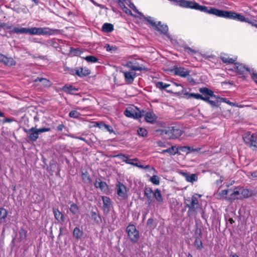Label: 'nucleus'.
<instances>
[{
  "label": "nucleus",
  "mask_w": 257,
  "mask_h": 257,
  "mask_svg": "<svg viewBox=\"0 0 257 257\" xmlns=\"http://www.w3.org/2000/svg\"><path fill=\"white\" fill-rule=\"evenodd\" d=\"M154 192L151 188H146L145 189V195L147 197L148 200L152 201L153 197Z\"/></svg>",
  "instance_id": "26"
},
{
  "label": "nucleus",
  "mask_w": 257,
  "mask_h": 257,
  "mask_svg": "<svg viewBox=\"0 0 257 257\" xmlns=\"http://www.w3.org/2000/svg\"><path fill=\"white\" fill-rule=\"evenodd\" d=\"M123 11L127 14L132 15L131 11L126 7L123 8Z\"/></svg>",
  "instance_id": "55"
},
{
  "label": "nucleus",
  "mask_w": 257,
  "mask_h": 257,
  "mask_svg": "<svg viewBox=\"0 0 257 257\" xmlns=\"http://www.w3.org/2000/svg\"><path fill=\"white\" fill-rule=\"evenodd\" d=\"M69 116L71 118H78L80 117L81 114L76 110H72L69 112Z\"/></svg>",
  "instance_id": "40"
},
{
  "label": "nucleus",
  "mask_w": 257,
  "mask_h": 257,
  "mask_svg": "<svg viewBox=\"0 0 257 257\" xmlns=\"http://www.w3.org/2000/svg\"><path fill=\"white\" fill-rule=\"evenodd\" d=\"M239 194L240 193L238 190H234L233 191H232L231 190H230L228 199L235 200L236 199H241V197L238 196Z\"/></svg>",
  "instance_id": "27"
},
{
  "label": "nucleus",
  "mask_w": 257,
  "mask_h": 257,
  "mask_svg": "<svg viewBox=\"0 0 257 257\" xmlns=\"http://www.w3.org/2000/svg\"><path fill=\"white\" fill-rule=\"evenodd\" d=\"M121 72L123 74L125 82L127 84H132L134 79L136 76V73L134 71H122Z\"/></svg>",
  "instance_id": "10"
},
{
  "label": "nucleus",
  "mask_w": 257,
  "mask_h": 257,
  "mask_svg": "<svg viewBox=\"0 0 257 257\" xmlns=\"http://www.w3.org/2000/svg\"><path fill=\"white\" fill-rule=\"evenodd\" d=\"M138 135L142 137H145L148 135V132L143 127H140L138 129Z\"/></svg>",
  "instance_id": "43"
},
{
  "label": "nucleus",
  "mask_w": 257,
  "mask_h": 257,
  "mask_svg": "<svg viewBox=\"0 0 257 257\" xmlns=\"http://www.w3.org/2000/svg\"><path fill=\"white\" fill-rule=\"evenodd\" d=\"M105 47L107 51H110L112 50V47L109 45H106Z\"/></svg>",
  "instance_id": "61"
},
{
  "label": "nucleus",
  "mask_w": 257,
  "mask_h": 257,
  "mask_svg": "<svg viewBox=\"0 0 257 257\" xmlns=\"http://www.w3.org/2000/svg\"><path fill=\"white\" fill-rule=\"evenodd\" d=\"M31 28H17L15 27L12 30V32L17 34H29L31 35Z\"/></svg>",
  "instance_id": "15"
},
{
  "label": "nucleus",
  "mask_w": 257,
  "mask_h": 257,
  "mask_svg": "<svg viewBox=\"0 0 257 257\" xmlns=\"http://www.w3.org/2000/svg\"><path fill=\"white\" fill-rule=\"evenodd\" d=\"M125 66L130 70L134 72H135L136 71H142L145 70V68L142 65H140L137 62H127Z\"/></svg>",
  "instance_id": "8"
},
{
  "label": "nucleus",
  "mask_w": 257,
  "mask_h": 257,
  "mask_svg": "<svg viewBox=\"0 0 257 257\" xmlns=\"http://www.w3.org/2000/svg\"><path fill=\"white\" fill-rule=\"evenodd\" d=\"M145 120L149 122L153 123L156 121V115L151 112H147L145 115Z\"/></svg>",
  "instance_id": "24"
},
{
  "label": "nucleus",
  "mask_w": 257,
  "mask_h": 257,
  "mask_svg": "<svg viewBox=\"0 0 257 257\" xmlns=\"http://www.w3.org/2000/svg\"><path fill=\"white\" fill-rule=\"evenodd\" d=\"M104 126V128L108 132L110 133H111L113 132V129L111 126H110L109 125L106 124V125H103Z\"/></svg>",
  "instance_id": "49"
},
{
  "label": "nucleus",
  "mask_w": 257,
  "mask_h": 257,
  "mask_svg": "<svg viewBox=\"0 0 257 257\" xmlns=\"http://www.w3.org/2000/svg\"><path fill=\"white\" fill-rule=\"evenodd\" d=\"M53 213L55 219L58 221H64V215L61 212L57 209H53Z\"/></svg>",
  "instance_id": "22"
},
{
  "label": "nucleus",
  "mask_w": 257,
  "mask_h": 257,
  "mask_svg": "<svg viewBox=\"0 0 257 257\" xmlns=\"http://www.w3.org/2000/svg\"><path fill=\"white\" fill-rule=\"evenodd\" d=\"M220 59L223 63L227 64H233L236 60V58H229L226 54H223L221 55Z\"/></svg>",
  "instance_id": "19"
},
{
  "label": "nucleus",
  "mask_w": 257,
  "mask_h": 257,
  "mask_svg": "<svg viewBox=\"0 0 257 257\" xmlns=\"http://www.w3.org/2000/svg\"><path fill=\"white\" fill-rule=\"evenodd\" d=\"M199 92L208 96L211 97L215 96L213 92L206 87L200 88L199 89Z\"/></svg>",
  "instance_id": "28"
},
{
  "label": "nucleus",
  "mask_w": 257,
  "mask_h": 257,
  "mask_svg": "<svg viewBox=\"0 0 257 257\" xmlns=\"http://www.w3.org/2000/svg\"><path fill=\"white\" fill-rule=\"evenodd\" d=\"M199 99L203 100L207 102L209 101V97L208 96H203L201 95V98H200Z\"/></svg>",
  "instance_id": "58"
},
{
  "label": "nucleus",
  "mask_w": 257,
  "mask_h": 257,
  "mask_svg": "<svg viewBox=\"0 0 257 257\" xmlns=\"http://www.w3.org/2000/svg\"><path fill=\"white\" fill-rule=\"evenodd\" d=\"M243 139L246 145L253 150H257V133L247 132L244 135Z\"/></svg>",
  "instance_id": "4"
},
{
  "label": "nucleus",
  "mask_w": 257,
  "mask_h": 257,
  "mask_svg": "<svg viewBox=\"0 0 257 257\" xmlns=\"http://www.w3.org/2000/svg\"><path fill=\"white\" fill-rule=\"evenodd\" d=\"M124 114L127 117L136 118L141 117L143 115L141 112H135V110L131 108H127L124 111Z\"/></svg>",
  "instance_id": "12"
},
{
  "label": "nucleus",
  "mask_w": 257,
  "mask_h": 257,
  "mask_svg": "<svg viewBox=\"0 0 257 257\" xmlns=\"http://www.w3.org/2000/svg\"><path fill=\"white\" fill-rule=\"evenodd\" d=\"M141 17H142L144 19H145L149 24L151 25V26L155 28L156 27H157V24H156V22L154 20L153 18L151 17H145L143 15V16H141Z\"/></svg>",
  "instance_id": "34"
},
{
  "label": "nucleus",
  "mask_w": 257,
  "mask_h": 257,
  "mask_svg": "<svg viewBox=\"0 0 257 257\" xmlns=\"http://www.w3.org/2000/svg\"><path fill=\"white\" fill-rule=\"evenodd\" d=\"M208 103L213 106H216L217 103L216 101L210 100V99H209Z\"/></svg>",
  "instance_id": "57"
},
{
  "label": "nucleus",
  "mask_w": 257,
  "mask_h": 257,
  "mask_svg": "<svg viewBox=\"0 0 257 257\" xmlns=\"http://www.w3.org/2000/svg\"><path fill=\"white\" fill-rule=\"evenodd\" d=\"M233 71L236 72L239 75H244L248 72L250 74L251 69L246 67L242 64L236 63L231 68Z\"/></svg>",
  "instance_id": "7"
},
{
  "label": "nucleus",
  "mask_w": 257,
  "mask_h": 257,
  "mask_svg": "<svg viewBox=\"0 0 257 257\" xmlns=\"http://www.w3.org/2000/svg\"><path fill=\"white\" fill-rule=\"evenodd\" d=\"M250 75L252 79L255 82V83L257 84V73L254 72V71L253 69H251Z\"/></svg>",
  "instance_id": "47"
},
{
  "label": "nucleus",
  "mask_w": 257,
  "mask_h": 257,
  "mask_svg": "<svg viewBox=\"0 0 257 257\" xmlns=\"http://www.w3.org/2000/svg\"><path fill=\"white\" fill-rule=\"evenodd\" d=\"M126 232L132 242L136 243L138 242L140 238V235L139 232L137 229L135 225L129 224L126 228Z\"/></svg>",
  "instance_id": "6"
},
{
  "label": "nucleus",
  "mask_w": 257,
  "mask_h": 257,
  "mask_svg": "<svg viewBox=\"0 0 257 257\" xmlns=\"http://www.w3.org/2000/svg\"><path fill=\"white\" fill-rule=\"evenodd\" d=\"M94 5L100 8H103V6L101 4H99L97 3H94Z\"/></svg>",
  "instance_id": "63"
},
{
  "label": "nucleus",
  "mask_w": 257,
  "mask_h": 257,
  "mask_svg": "<svg viewBox=\"0 0 257 257\" xmlns=\"http://www.w3.org/2000/svg\"><path fill=\"white\" fill-rule=\"evenodd\" d=\"M178 152V149L175 146H172L167 149L163 150L161 152L162 154H165L166 153H169L170 155H175Z\"/></svg>",
  "instance_id": "23"
},
{
  "label": "nucleus",
  "mask_w": 257,
  "mask_h": 257,
  "mask_svg": "<svg viewBox=\"0 0 257 257\" xmlns=\"http://www.w3.org/2000/svg\"><path fill=\"white\" fill-rule=\"evenodd\" d=\"M157 223L152 218H149L147 220V226L151 230L154 229L157 226Z\"/></svg>",
  "instance_id": "33"
},
{
  "label": "nucleus",
  "mask_w": 257,
  "mask_h": 257,
  "mask_svg": "<svg viewBox=\"0 0 257 257\" xmlns=\"http://www.w3.org/2000/svg\"><path fill=\"white\" fill-rule=\"evenodd\" d=\"M15 121V119L13 118H7L3 120V123L12 122Z\"/></svg>",
  "instance_id": "53"
},
{
  "label": "nucleus",
  "mask_w": 257,
  "mask_h": 257,
  "mask_svg": "<svg viewBox=\"0 0 257 257\" xmlns=\"http://www.w3.org/2000/svg\"><path fill=\"white\" fill-rule=\"evenodd\" d=\"M185 51H186V52H187V53H190V54H193V53H195L196 52V51L195 50L192 49L190 47L186 48Z\"/></svg>",
  "instance_id": "52"
},
{
  "label": "nucleus",
  "mask_w": 257,
  "mask_h": 257,
  "mask_svg": "<svg viewBox=\"0 0 257 257\" xmlns=\"http://www.w3.org/2000/svg\"><path fill=\"white\" fill-rule=\"evenodd\" d=\"M230 189L223 190L220 192L216 193V197L219 199H223L227 198V195L229 194Z\"/></svg>",
  "instance_id": "21"
},
{
  "label": "nucleus",
  "mask_w": 257,
  "mask_h": 257,
  "mask_svg": "<svg viewBox=\"0 0 257 257\" xmlns=\"http://www.w3.org/2000/svg\"><path fill=\"white\" fill-rule=\"evenodd\" d=\"M49 127H42L36 128L32 127L30 129L24 128L23 130L27 134L29 139L32 142H36L39 138V134L50 131Z\"/></svg>",
  "instance_id": "2"
},
{
  "label": "nucleus",
  "mask_w": 257,
  "mask_h": 257,
  "mask_svg": "<svg viewBox=\"0 0 257 257\" xmlns=\"http://www.w3.org/2000/svg\"><path fill=\"white\" fill-rule=\"evenodd\" d=\"M8 215V211L4 208H0V220L3 221Z\"/></svg>",
  "instance_id": "36"
},
{
  "label": "nucleus",
  "mask_w": 257,
  "mask_h": 257,
  "mask_svg": "<svg viewBox=\"0 0 257 257\" xmlns=\"http://www.w3.org/2000/svg\"><path fill=\"white\" fill-rule=\"evenodd\" d=\"M90 73V70L87 68H80L75 71V74L80 77L87 76Z\"/></svg>",
  "instance_id": "18"
},
{
  "label": "nucleus",
  "mask_w": 257,
  "mask_h": 257,
  "mask_svg": "<svg viewBox=\"0 0 257 257\" xmlns=\"http://www.w3.org/2000/svg\"><path fill=\"white\" fill-rule=\"evenodd\" d=\"M64 127V125L63 124H61L58 125L57 127V130L58 131H62Z\"/></svg>",
  "instance_id": "56"
},
{
  "label": "nucleus",
  "mask_w": 257,
  "mask_h": 257,
  "mask_svg": "<svg viewBox=\"0 0 257 257\" xmlns=\"http://www.w3.org/2000/svg\"><path fill=\"white\" fill-rule=\"evenodd\" d=\"M229 257H239V256L236 254L231 252L229 255Z\"/></svg>",
  "instance_id": "64"
},
{
  "label": "nucleus",
  "mask_w": 257,
  "mask_h": 257,
  "mask_svg": "<svg viewBox=\"0 0 257 257\" xmlns=\"http://www.w3.org/2000/svg\"><path fill=\"white\" fill-rule=\"evenodd\" d=\"M34 81L37 82L38 81L41 82L42 83V84L45 87L50 86L51 85V82L48 79L43 78H37Z\"/></svg>",
  "instance_id": "32"
},
{
  "label": "nucleus",
  "mask_w": 257,
  "mask_h": 257,
  "mask_svg": "<svg viewBox=\"0 0 257 257\" xmlns=\"http://www.w3.org/2000/svg\"><path fill=\"white\" fill-rule=\"evenodd\" d=\"M83 235V232L78 227H75L73 232V235L77 239H80Z\"/></svg>",
  "instance_id": "30"
},
{
  "label": "nucleus",
  "mask_w": 257,
  "mask_h": 257,
  "mask_svg": "<svg viewBox=\"0 0 257 257\" xmlns=\"http://www.w3.org/2000/svg\"><path fill=\"white\" fill-rule=\"evenodd\" d=\"M138 160L137 159H127L126 160V161H124V162L128 164H131L136 166H137L140 168H143V166L142 165H139L137 163H135V162H137Z\"/></svg>",
  "instance_id": "39"
},
{
  "label": "nucleus",
  "mask_w": 257,
  "mask_h": 257,
  "mask_svg": "<svg viewBox=\"0 0 257 257\" xmlns=\"http://www.w3.org/2000/svg\"><path fill=\"white\" fill-rule=\"evenodd\" d=\"M241 195L243 198H247L251 195V193L247 189H243L242 190Z\"/></svg>",
  "instance_id": "44"
},
{
  "label": "nucleus",
  "mask_w": 257,
  "mask_h": 257,
  "mask_svg": "<svg viewBox=\"0 0 257 257\" xmlns=\"http://www.w3.org/2000/svg\"><path fill=\"white\" fill-rule=\"evenodd\" d=\"M250 174L252 177H257V170L251 172Z\"/></svg>",
  "instance_id": "60"
},
{
  "label": "nucleus",
  "mask_w": 257,
  "mask_h": 257,
  "mask_svg": "<svg viewBox=\"0 0 257 257\" xmlns=\"http://www.w3.org/2000/svg\"><path fill=\"white\" fill-rule=\"evenodd\" d=\"M102 200L103 201L102 208L104 212H108L111 206V201L110 198L107 196H102Z\"/></svg>",
  "instance_id": "14"
},
{
  "label": "nucleus",
  "mask_w": 257,
  "mask_h": 257,
  "mask_svg": "<svg viewBox=\"0 0 257 257\" xmlns=\"http://www.w3.org/2000/svg\"><path fill=\"white\" fill-rule=\"evenodd\" d=\"M84 59L88 62L94 63L98 61V59L92 55L87 56L84 58Z\"/></svg>",
  "instance_id": "42"
},
{
  "label": "nucleus",
  "mask_w": 257,
  "mask_h": 257,
  "mask_svg": "<svg viewBox=\"0 0 257 257\" xmlns=\"http://www.w3.org/2000/svg\"><path fill=\"white\" fill-rule=\"evenodd\" d=\"M153 197L159 202L163 201V198L160 191L158 189H156L154 192Z\"/></svg>",
  "instance_id": "35"
},
{
  "label": "nucleus",
  "mask_w": 257,
  "mask_h": 257,
  "mask_svg": "<svg viewBox=\"0 0 257 257\" xmlns=\"http://www.w3.org/2000/svg\"><path fill=\"white\" fill-rule=\"evenodd\" d=\"M82 177H83V179H84L85 178H86V182H87L88 183H91V178L87 174H85L83 173L82 174Z\"/></svg>",
  "instance_id": "50"
},
{
  "label": "nucleus",
  "mask_w": 257,
  "mask_h": 257,
  "mask_svg": "<svg viewBox=\"0 0 257 257\" xmlns=\"http://www.w3.org/2000/svg\"><path fill=\"white\" fill-rule=\"evenodd\" d=\"M150 181L154 184L158 185L160 184V178L157 175H153L150 179Z\"/></svg>",
  "instance_id": "41"
},
{
  "label": "nucleus",
  "mask_w": 257,
  "mask_h": 257,
  "mask_svg": "<svg viewBox=\"0 0 257 257\" xmlns=\"http://www.w3.org/2000/svg\"><path fill=\"white\" fill-rule=\"evenodd\" d=\"M201 195L194 194L190 199L186 200L189 203H186L185 207L189 208L188 214L189 215H196L198 210L201 209V204L199 201Z\"/></svg>",
  "instance_id": "1"
},
{
  "label": "nucleus",
  "mask_w": 257,
  "mask_h": 257,
  "mask_svg": "<svg viewBox=\"0 0 257 257\" xmlns=\"http://www.w3.org/2000/svg\"><path fill=\"white\" fill-rule=\"evenodd\" d=\"M31 35H54L60 32L58 29H53L49 27H31Z\"/></svg>",
  "instance_id": "3"
},
{
  "label": "nucleus",
  "mask_w": 257,
  "mask_h": 257,
  "mask_svg": "<svg viewBox=\"0 0 257 257\" xmlns=\"http://www.w3.org/2000/svg\"><path fill=\"white\" fill-rule=\"evenodd\" d=\"M117 157H119L124 162V161H126V160L128 159L127 156L122 154L118 155Z\"/></svg>",
  "instance_id": "51"
},
{
  "label": "nucleus",
  "mask_w": 257,
  "mask_h": 257,
  "mask_svg": "<svg viewBox=\"0 0 257 257\" xmlns=\"http://www.w3.org/2000/svg\"><path fill=\"white\" fill-rule=\"evenodd\" d=\"M117 194L121 198L124 199L126 196V187L121 183L118 182L116 186Z\"/></svg>",
  "instance_id": "9"
},
{
  "label": "nucleus",
  "mask_w": 257,
  "mask_h": 257,
  "mask_svg": "<svg viewBox=\"0 0 257 257\" xmlns=\"http://www.w3.org/2000/svg\"><path fill=\"white\" fill-rule=\"evenodd\" d=\"M177 148L178 149V151L180 150L182 152H187L190 150V148L187 146H182Z\"/></svg>",
  "instance_id": "48"
},
{
  "label": "nucleus",
  "mask_w": 257,
  "mask_h": 257,
  "mask_svg": "<svg viewBox=\"0 0 257 257\" xmlns=\"http://www.w3.org/2000/svg\"><path fill=\"white\" fill-rule=\"evenodd\" d=\"M174 73L176 75L180 76L182 77H186L189 75L190 71L188 69L181 67H176L174 69Z\"/></svg>",
  "instance_id": "11"
},
{
  "label": "nucleus",
  "mask_w": 257,
  "mask_h": 257,
  "mask_svg": "<svg viewBox=\"0 0 257 257\" xmlns=\"http://www.w3.org/2000/svg\"><path fill=\"white\" fill-rule=\"evenodd\" d=\"M156 86L160 89H164L170 86V84L165 83L163 82H158L156 83Z\"/></svg>",
  "instance_id": "38"
},
{
  "label": "nucleus",
  "mask_w": 257,
  "mask_h": 257,
  "mask_svg": "<svg viewBox=\"0 0 257 257\" xmlns=\"http://www.w3.org/2000/svg\"><path fill=\"white\" fill-rule=\"evenodd\" d=\"M94 186L97 188H100L101 191H105L107 189V186L105 182L100 179H97L94 183Z\"/></svg>",
  "instance_id": "17"
},
{
  "label": "nucleus",
  "mask_w": 257,
  "mask_h": 257,
  "mask_svg": "<svg viewBox=\"0 0 257 257\" xmlns=\"http://www.w3.org/2000/svg\"><path fill=\"white\" fill-rule=\"evenodd\" d=\"M70 211L74 215H76L77 216L79 215V208L78 206L75 204L72 203L71 204L69 208Z\"/></svg>",
  "instance_id": "31"
},
{
  "label": "nucleus",
  "mask_w": 257,
  "mask_h": 257,
  "mask_svg": "<svg viewBox=\"0 0 257 257\" xmlns=\"http://www.w3.org/2000/svg\"><path fill=\"white\" fill-rule=\"evenodd\" d=\"M103 125H106V124H104L103 123H97L96 126L101 129H103L104 126H103Z\"/></svg>",
  "instance_id": "59"
},
{
  "label": "nucleus",
  "mask_w": 257,
  "mask_h": 257,
  "mask_svg": "<svg viewBox=\"0 0 257 257\" xmlns=\"http://www.w3.org/2000/svg\"><path fill=\"white\" fill-rule=\"evenodd\" d=\"M131 9H132L135 12L138 14L140 16H143V14L140 12L137 9L136 7L133 3H131L129 5Z\"/></svg>",
  "instance_id": "46"
},
{
  "label": "nucleus",
  "mask_w": 257,
  "mask_h": 257,
  "mask_svg": "<svg viewBox=\"0 0 257 257\" xmlns=\"http://www.w3.org/2000/svg\"><path fill=\"white\" fill-rule=\"evenodd\" d=\"M155 29L163 34H166L168 31V26L166 25H162L161 22H158L157 27Z\"/></svg>",
  "instance_id": "16"
},
{
  "label": "nucleus",
  "mask_w": 257,
  "mask_h": 257,
  "mask_svg": "<svg viewBox=\"0 0 257 257\" xmlns=\"http://www.w3.org/2000/svg\"><path fill=\"white\" fill-rule=\"evenodd\" d=\"M181 174L185 178L187 182L193 183L197 180V176L195 174H192L190 175L185 172H182Z\"/></svg>",
  "instance_id": "20"
},
{
  "label": "nucleus",
  "mask_w": 257,
  "mask_h": 257,
  "mask_svg": "<svg viewBox=\"0 0 257 257\" xmlns=\"http://www.w3.org/2000/svg\"><path fill=\"white\" fill-rule=\"evenodd\" d=\"M222 181L223 179H222V177H220V179L216 181V183L218 185H219L222 183Z\"/></svg>",
  "instance_id": "62"
},
{
  "label": "nucleus",
  "mask_w": 257,
  "mask_h": 257,
  "mask_svg": "<svg viewBox=\"0 0 257 257\" xmlns=\"http://www.w3.org/2000/svg\"><path fill=\"white\" fill-rule=\"evenodd\" d=\"M162 133L167 135L169 139H177L182 134V131L177 126H170L162 131Z\"/></svg>",
  "instance_id": "5"
},
{
  "label": "nucleus",
  "mask_w": 257,
  "mask_h": 257,
  "mask_svg": "<svg viewBox=\"0 0 257 257\" xmlns=\"http://www.w3.org/2000/svg\"><path fill=\"white\" fill-rule=\"evenodd\" d=\"M0 62L9 66H14L16 64L14 60L11 57H7L0 53Z\"/></svg>",
  "instance_id": "13"
},
{
  "label": "nucleus",
  "mask_w": 257,
  "mask_h": 257,
  "mask_svg": "<svg viewBox=\"0 0 257 257\" xmlns=\"http://www.w3.org/2000/svg\"><path fill=\"white\" fill-rule=\"evenodd\" d=\"M113 26L110 23H104L102 27V30L105 33H110L113 30Z\"/></svg>",
  "instance_id": "25"
},
{
  "label": "nucleus",
  "mask_w": 257,
  "mask_h": 257,
  "mask_svg": "<svg viewBox=\"0 0 257 257\" xmlns=\"http://www.w3.org/2000/svg\"><path fill=\"white\" fill-rule=\"evenodd\" d=\"M194 245L196 246V247L199 250H201L202 248L203 245L200 238H196L195 240L194 241Z\"/></svg>",
  "instance_id": "37"
},
{
  "label": "nucleus",
  "mask_w": 257,
  "mask_h": 257,
  "mask_svg": "<svg viewBox=\"0 0 257 257\" xmlns=\"http://www.w3.org/2000/svg\"><path fill=\"white\" fill-rule=\"evenodd\" d=\"M222 101L223 102H224L229 104L231 106H234L235 105V104L233 102H230V101L228 100L225 98H222Z\"/></svg>",
  "instance_id": "54"
},
{
  "label": "nucleus",
  "mask_w": 257,
  "mask_h": 257,
  "mask_svg": "<svg viewBox=\"0 0 257 257\" xmlns=\"http://www.w3.org/2000/svg\"><path fill=\"white\" fill-rule=\"evenodd\" d=\"M63 90L64 92L67 93L72 94L73 91H77L78 89L75 87H73L72 85H65L63 87Z\"/></svg>",
  "instance_id": "29"
},
{
  "label": "nucleus",
  "mask_w": 257,
  "mask_h": 257,
  "mask_svg": "<svg viewBox=\"0 0 257 257\" xmlns=\"http://www.w3.org/2000/svg\"><path fill=\"white\" fill-rule=\"evenodd\" d=\"M187 95H188L189 97H193L196 99H199L200 98H201V95L198 94V93H187Z\"/></svg>",
  "instance_id": "45"
}]
</instances>
